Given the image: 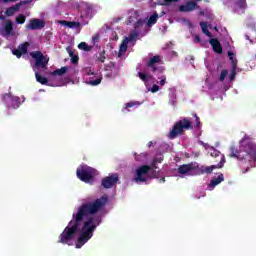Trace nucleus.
I'll return each instance as SVG.
<instances>
[{"mask_svg":"<svg viewBox=\"0 0 256 256\" xmlns=\"http://www.w3.org/2000/svg\"><path fill=\"white\" fill-rule=\"evenodd\" d=\"M163 63V60L161 59L160 55H155L146 62V67L148 69H151L153 73L159 71L160 73H163L164 69L163 67H157V65H161Z\"/></svg>","mask_w":256,"mask_h":256,"instance_id":"423d86ee","label":"nucleus"},{"mask_svg":"<svg viewBox=\"0 0 256 256\" xmlns=\"http://www.w3.org/2000/svg\"><path fill=\"white\" fill-rule=\"evenodd\" d=\"M181 0H163L162 5H171V3H179Z\"/></svg>","mask_w":256,"mask_h":256,"instance_id":"58836bf2","label":"nucleus"},{"mask_svg":"<svg viewBox=\"0 0 256 256\" xmlns=\"http://www.w3.org/2000/svg\"><path fill=\"white\" fill-rule=\"evenodd\" d=\"M227 75H229V71L226 69L222 70L219 76V81H225V77H227Z\"/></svg>","mask_w":256,"mask_h":256,"instance_id":"c9c22d12","label":"nucleus"},{"mask_svg":"<svg viewBox=\"0 0 256 256\" xmlns=\"http://www.w3.org/2000/svg\"><path fill=\"white\" fill-rule=\"evenodd\" d=\"M228 57L230 61H232V67L235 66V68H237V58L235 57V54L233 52H228Z\"/></svg>","mask_w":256,"mask_h":256,"instance_id":"473e14b6","label":"nucleus"},{"mask_svg":"<svg viewBox=\"0 0 256 256\" xmlns=\"http://www.w3.org/2000/svg\"><path fill=\"white\" fill-rule=\"evenodd\" d=\"M21 9V4H15L6 9L5 15L6 17H13Z\"/></svg>","mask_w":256,"mask_h":256,"instance_id":"f3484780","label":"nucleus"},{"mask_svg":"<svg viewBox=\"0 0 256 256\" xmlns=\"http://www.w3.org/2000/svg\"><path fill=\"white\" fill-rule=\"evenodd\" d=\"M109 198L107 195H103L97 198L95 201L83 203L79 206L76 214H73V220L68 223V226L59 235L58 243L67 245L69 241L75 239V235L80 233L77 242L76 249H81L91 237L99 225H101V218L97 215L99 211L105 208Z\"/></svg>","mask_w":256,"mask_h":256,"instance_id":"f257e3e1","label":"nucleus"},{"mask_svg":"<svg viewBox=\"0 0 256 256\" xmlns=\"http://www.w3.org/2000/svg\"><path fill=\"white\" fill-rule=\"evenodd\" d=\"M193 117H195L196 128L200 129L201 128V119L199 118V116H197V114H194Z\"/></svg>","mask_w":256,"mask_h":256,"instance_id":"4c0bfd02","label":"nucleus"},{"mask_svg":"<svg viewBox=\"0 0 256 256\" xmlns=\"http://www.w3.org/2000/svg\"><path fill=\"white\" fill-rule=\"evenodd\" d=\"M189 129H193L191 120L183 118L174 124L172 130L168 134V137L169 139H177L179 135H183V133Z\"/></svg>","mask_w":256,"mask_h":256,"instance_id":"7ed1b4c3","label":"nucleus"},{"mask_svg":"<svg viewBox=\"0 0 256 256\" xmlns=\"http://www.w3.org/2000/svg\"><path fill=\"white\" fill-rule=\"evenodd\" d=\"M29 3H33V0H24L17 4L20 5V7H21L23 5H29Z\"/></svg>","mask_w":256,"mask_h":256,"instance_id":"ea45409f","label":"nucleus"},{"mask_svg":"<svg viewBox=\"0 0 256 256\" xmlns=\"http://www.w3.org/2000/svg\"><path fill=\"white\" fill-rule=\"evenodd\" d=\"M190 1H193L194 3H199V1L201 0H190Z\"/></svg>","mask_w":256,"mask_h":256,"instance_id":"5fc2aeb1","label":"nucleus"},{"mask_svg":"<svg viewBox=\"0 0 256 256\" xmlns=\"http://www.w3.org/2000/svg\"><path fill=\"white\" fill-rule=\"evenodd\" d=\"M119 181V175L117 174H110L102 179L101 185L104 189H111L114 185H117Z\"/></svg>","mask_w":256,"mask_h":256,"instance_id":"6e6552de","label":"nucleus"},{"mask_svg":"<svg viewBox=\"0 0 256 256\" xmlns=\"http://www.w3.org/2000/svg\"><path fill=\"white\" fill-rule=\"evenodd\" d=\"M157 163H163V156L154 158L150 167H152V169H157Z\"/></svg>","mask_w":256,"mask_h":256,"instance_id":"2f4dec72","label":"nucleus"},{"mask_svg":"<svg viewBox=\"0 0 256 256\" xmlns=\"http://www.w3.org/2000/svg\"><path fill=\"white\" fill-rule=\"evenodd\" d=\"M228 157H230V159H237V161H239V167H244L242 173L245 174L255 163L256 145L248 136H244L239 141V148L236 145L229 147Z\"/></svg>","mask_w":256,"mask_h":256,"instance_id":"f03ea898","label":"nucleus"},{"mask_svg":"<svg viewBox=\"0 0 256 256\" xmlns=\"http://www.w3.org/2000/svg\"><path fill=\"white\" fill-rule=\"evenodd\" d=\"M10 101H11V107L13 109H19L21 105V98H19L18 96H12L10 97Z\"/></svg>","mask_w":256,"mask_h":256,"instance_id":"aec40b11","label":"nucleus"},{"mask_svg":"<svg viewBox=\"0 0 256 256\" xmlns=\"http://www.w3.org/2000/svg\"><path fill=\"white\" fill-rule=\"evenodd\" d=\"M88 85H92V87H97V85L101 84V78H97L95 80H90L87 82Z\"/></svg>","mask_w":256,"mask_h":256,"instance_id":"f704fd0d","label":"nucleus"},{"mask_svg":"<svg viewBox=\"0 0 256 256\" xmlns=\"http://www.w3.org/2000/svg\"><path fill=\"white\" fill-rule=\"evenodd\" d=\"M209 43L214 53H217L218 55H221V53H223V46H221V42H219L217 38L210 39Z\"/></svg>","mask_w":256,"mask_h":256,"instance_id":"2eb2a0df","label":"nucleus"},{"mask_svg":"<svg viewBox=\"0 0 256 256\" xmlns=\"http://www.w3.org/2000/svg\"><path fill=\"white\" fill-rule=\"evenodd\" d=\"M131 23H135V17L133 16L128 17L126 25H131Z\"/></svg>","mask_w":256,"mask_h":256,"instance_id":"a19ab883","label":"nucleus"},{"mask_svg":"<svg viewBox=\"0 0 256 256\" xmlns=\"http://www.w3.org/2000/svg\"><path fill=\"white\" fill-rule=\"evenodd\" d=\"M3 37H11L14 35L13 33V21L11 20H6L3 28H2V33Z\"/></svg>","mask_w":256,"mask_h":256,"instance_id":"4468645a","label":"nucleus"},{"mask_svg":"<svg viewBox=\"0 0 256 256\" xmlns=\"http://www.w3.org/2000/svg\"><path fill=\"white\" fill-rule=\"evenodd\" d=\"M197 165H195L193 162L188 164H183L178 167V173L180 175H187V173H191V171H196Z\"/></svg>","mask_w":256,"mask_h":256,"instance_id":"ddd939ff","label":"nucleus"},{"mask_svg":"<svg viewBox=\"0 0 256 256\" xmlns=\"http://www.w3.org/2000/svg\"><path fill=\"white\" fill-rule=\"evenodd\" d=\"M236 76H237V68H235V64H234V67H232V71L229 76V80L234 81Z\"/></svg>","mask_w":256,"mask_h":256,"instance_id":"e433bc0d","label":"nucleus"},{"mask_svg":"<svg viewBox=\"0 0 256 256\" xmlns=\"http://www.w3.org/2000/svg\"><path fill=\"white\" fill-rule=\"evenodd\" d=\"M35 78H36V81L41 85H47L49 81L46 77L41 76L38 72L35 73Z\"/></svg>","mask_w":256,"mask_h":256,"instance_id":"cd10ccee","label":"nucleus"},{"mask_svg":"<svg viewBox=\"0 0 256 256\" xmlns=\"http://www.w3.org/2000/svg\"><path fill=\"white\" fill-rule=\"evenodd\" d=\"M157 19H159V14L157 13H154L152 16H150L147 22V27H153V25L157 23Z\"/></svg>","mask_w":256,"mask_h":256,"instance_id":"5701e85b","label":"nucleus"},{"mask_svg":"<svg viewBox=\"0 0 256 256\" xmlns=\"http://www.w3.org/2000/svg\"><path fill=\"white\" fill-rule=\"evenodd\" d=\"M223 181H225V177L223 176V173H221L218 175V177H214L211 179L208 187H210V189H215V187H217V185H220V183H223Z\"/></svg>","mask_w":256,"mask_h":256,"instance_id":"dca6fc26","label":"nucleus"},{"mask_svg":"<svg viewBox=\"0 0 256 256\" xmlns=\"http://www.w3.org/2000/svg\"><path fill=\"white\" fill-rule=\"evenodd\" d=\"M219 155H221V152H219L218 150H213V152H211V157H219Z\"/></svg>","mask_w":256,"mask_h":256,"instance_id":"c03bdc74","label":"nucleus"},{"mask_svg":"<svg viewBox=\"0 0 256 256\" xmlns=\"http://www.w3.org/2000/svg\"><path fill=\"white\" fill-rule=\"evenodd\" d=\"M78 49H81V51H91V49H93V47L89 46V44L87 42H81L78 45Z\"/></svg>","mask_w":256,"mask_h":256,"instance_id":"c756f323","label":"nucleus"},{"mask_svg":"<svg viewBox=\"0 0 256 256\" xmlns=\"http://www.w3.org/2000/svg\"><path fill=\"white\" fill-rule=\"evenodd\" d=\"M139 35H141L140 32H137V30H132L129 34V36L127 38H125V40L129 43L130 41H135V39H137V37H139Z\"/></svg>","mask_w":256,"mask_h":256,"instance_id":"4be33fe9","label":"nucleus"},{"mask_svg":"<svg viewBox=\"0 0 256 256\" xmlns=\"http://www.w3.org/2000/svg\"><path fill=\"white\" fill-rule=\"evenodd\" d=\"M255 60H256V55H255Z\"/></svg>","mask_w":256,"mask_h":256,"instance_id":"6e6d98bb","label":"nucleus"},{"mask_svg":"<svg viewBox=\"0 0 256 256\" xmlns=\"http://www.w3.org/2000/svg\"><path fill=\"white\" fill-rule=\"evenodd\" d=\"M0 21H5V15H3V11L0 12Z\"/></svg>","mask_w":256,"mask_h":256,"instance_id":"09e8293b","label":"nucleus"},{"mask_svg":"<svg viewBox=\"0 0 256 256\" xmlns=\"http://www.w3.org/2000/svg\"><path fill=\"white\" fill-rule=\"evenodd\" d=\"M106 59H107V52L105 50H102L101 52L98 53L96 61L98 63H104Z\"/></svg>","mask_w":256,"mask_h":256,"instance_id":"bb28decb","label":"nucleus"},{"mask_svg":"<svg viewBox=\"0 0 256 256\" xmlns=\"http://www.w3.org/2000/svg\"><path fill=\"white\" fill-rule=\"evenodd\" d=\"M160 183H165V177H162V178L160 179Z\"/></svg>","mask_w":256,"mask_h":256,"instance_id":"864d4df0","label":"nucleus"},{"mask_svg":"<svg viewBox=\"0 0 256 256\" xmlns=\"http://www.w3.org/2000/svg\"><path fill=\"white\" fill-rule=\"evenodd\" d=\"M29 42H24L18 46V49H14L12 51L13 55L17 57V59H21L22 55H27V51L29 49Z\"/></svg>","mask_w":256,"mask_h":256,"instance_id":"f8f14e48","label":"nucleus"},{"mask_svg":"<svg viewBox=\"0 0 256 256\" xmlns=\"http://www.w3.org/2000/svg\"><path fill=\"white\" fill-rule=\"evenodd\" d=\"M67 51H68L69 57H71V63L73 65H76V63H79V56L75 54V52H73V50H71L70 48H67Z\"/></svg>","mask_w":256,"mask_h":256,"instance_id":"412c9836","label":"nucleus"},{"mask_svg":"<svg viewBox=\"0 0 256 256\" xmlns=\"http://www.w3.org/2000/svg\"><path fill=\"white\" fill-rule=\"evenodd\" d=\"M145 25V20L139 19L134 23V31L138 33H143V27Z\"/></svg>","mask_w":256,"mask_h":256,"instance_id":"6ab92c4d","label":"nucleus"},{"mask_svg":"<svg viewBox=\"0 0 256 256\" xmlns=\"http://www.w3.org/2000/svg\"><path fill=\"white\" fill-rule=\"evenodd\" d=\"M45 27V21L37 18L30 19L29 23L26 24V29L29 31H37Z\"/></svg>","mask_w":256,"mask_h":256,"instance_id":"1a4fd4ad","label":"nucleus"},{"mask_svg":"<svg viewBox=\"0 0 256 256\" xmlns=\"http://www.w3.org/2000/svg\"><path fill=\"white\" fill-rule=\"evenodd\" d=\"M3 3H15V1H18V0H2Z\"/></svg>","mask_w":256,"mask_h":256,"instance_id":"8fccbe9b","label":"nucleus"},{"mask_svg":"<svg viewBox=\"0 0 256 256\" xmlns=\"http://www.w3.org/2000/svg\"><path fill=\"white\" fill-rule=\"evenodd\" d=\"M200 27H201L202 32L204 33V35H206L207 37H212V34L209 31V28L207 26V22H200Z\"/></svg>","mask_w":256,"mask_h":256,"instance_id":"393cba45","label":"nucleus"},{"mask_svg":"<svg viewBox=\"0 0 256 256\" xmlns=\"http://www.w3.org/2000/svg\"><path fill=\"white\" fill-rule=\"evenodd\" d=\"M148 147H153V141L148 142Z\"/></svg>","mask_w":256,"mask_h":256,"instance_id":"3c124183","label":"nucleus"},{"mask_svg":"<svg viewBox=\"0 0 256 256\" xmlns=\"http://www.w3.org/2000/svg\"><path fill=\"white\" fill-rule=\"evenodd\" d=\"M76 175L83 183H91L95 179V169L89 166H83L76 170Z\"/></svg>","mask_w":256,"mask_h":256,"instance_id":"20e7f679","label":"nucleus"},{"mask_svg":"<svg viewBox=\"0 0 256 256\" xmlns=\"http://www.w3.org/2000/svg\"><path fill=\"white\" fill-rule=\"evenodd\" d=\"M26 20H27V17H25L23 14H20L16 17L17 25H23V23H25Z\"/></svg>","mask_w":256,"mask_h":256,"instance_id":"72a5a7b5","label":"nucleus"},{"mask_svg":"<svg viewBox=\"0 0 256 256\" xmlns=\"http://www.w3.org/2000/svg\"><path fill=\"white\" fill-rule=\"evenodd\" d=\"M236 5L239 7V9L245 11V9H247V0H237Z\"/></svg>","mask_w":256,"mask_h":256,"instance_id":"7c9ffc66","label":"nucleus"},{"mask_svg":"<svg viewBox=\"0 0 256 256\" xmlns=\"http://www.w3.org/2000/svg\"><path fill=\"white\" fill-rule=\"evenodd\" d=\"M138 77L141 79V81H143V83H149V81L153 79V76H149L143 72H138Z\"/></svg>","mask_w":256,"mask_h":256,"instance_id":"a878e982","label":"nucleus"},{"mask_svg":"<svg viewBox=\"0 0 256 256\" xmlns=\"http://www.w3.org/2000/svg\"><path fill=\"white\" fill-rule=\"evenodd\" d=\"M194 43H201V36L195 35L194 36Z\"/></svg>","mask_w":256,"mask_h":256,"instance_id":"49530a36","label":"nucleus"},{"mask_svg":"<svg viewBox=\"0 0 256 256\" xmlns=\"http://www.w3.org/2000/svg\"><path fill=\"white\" fill-rule=\"evenodd\" d=\"M134 106H135V103H133V102L127 103L126 104V109H129V108L134 107Z\"/></svg>","mask_w":256,"mask_h":256,"instance_id":"de8ad7c7","label":"nucleus"},{"mask_svg":"<svg viewBox=\"0 0 256 256\" xmlns=\"http://www.w3.org/2000/svg\"><path fill=\"white\" fill-rule=\"evenodd\" d=\"M195 9H201V6L193 1H187L185 4L179 6L181 13H191V11H195Z\"/></svg>","mask_w":256,"mask_h":256,"instance_id":"9d476101","label":"nucleus"},{"mask_svg":"<svg viewBox=\"0 0 256 256\" xmlns=\"http://www.w3.org/2000/svg\"><path fill=\"white\" fill-rule=\"evenodd\" d=\"M153 170V167L150 165H142L136 170V177L134 178V181L136 183H145L147 182V178L145 175Z\"/></svg>","mask_w":256,"mask_h":256,"instance_id":"0eeeda50","label":"nucleus"},{"mask_svg":"<svg viewBox=\"0 0 256 256\" xmlns=\"http://www.w3.org/2000/svg\"><path fill=\"white\" fill-rule=\"evenodd\" d=\"M30 57H32V59H35L34 70L39 69V67L41 69H47V65H49V58L45 57V55H43V52H30Z\"/></svg>","mask_w":256,"mask_h":256,"instance_id":"39448f33","label":"nucleus"},{"mask_svg":"<svg viewBox=\"0 0 256 256\" xmlns=\"http://www.w3.org/2000/svg\"><path fill=\"white\" fill-rule=\"evenodd\" d=\"M67 71H69V68L67 66H64V67H62L60 69L54 70L52 72V75H54V76L58 75L59 77H61V75H65V73H67Z\"/></svg>","mask_w":256,"mask_h":256,"instance_id":"b1692460","label":"nucleus"},{"mask_svg":"<svg viewBox=\"0 0 256 256\" xmlns=\"http://www.w3.org/2000/svg\"><path fill=\"white\" fill-rule=\"evenodd\" d=\"M61 25H65L66 27H69V29H75L77 27H81V23L80 22H75V21H65L62 20L60 21Z\"/></svg>","mask_w":256,"mask_h":256,"instance_id":"a211bd4d","label":"nucleus"},{"mask_svg":"<svg viewBox=\"0 0 256 256\" xmlns=\"http://www.w3.org/2000/svg\"><path fill=\"white\" fill-rule=\"evenodd\" d=\"M225 165V156L221 155L220 162L217 165L212 166H202L201 171L202 173H206L207 175H211L214 169H221Z\"/></svg>","mask_w":256,"mask_h":256,"instance_id":"9b49d317","label":"nucleus"},{"mask_svg":"<svg viewBox=\"0 0 256 256\" xmlns=\"http://www.w3.org/2000/svg\"><path fill=\"white\" fill-rule=\"evenodd\" d=\"M199 15H200V16H203V15H205V12H204L203 10H201V11L199 12Z\"/></svg>","mask_w":256,"mask_h":256,"instance_id":"603ef678","label":"nucleus"},{"mask_svg":"<svg viewBox=\"0 0 256 256\" xmlns=\"http://www.w3.org/2000/svg\"><path fill=\"white\" fill-rule=\"evenodd\" d=\"M151 175L154 179H159V171L152 170Z\"/></svg>","mask_w":256,"mask_h":256,"instance_id":"79ce46f5","label":"nucleus"},{"mask_svg":"<svg viewBox=\"0 0 256 256\" xmlns=\"http://www.w3.org/2000/svg\"><path fill=\"white\" fill-rule=\"evenodd\" d=\"M152 93H157L159 91V86L157 84H154L151 88Z\"/></svg>","mask_w":256,"mask_h":256,"instance_id":"a18cd8bd","label":"nucleus"},{"mask_svg":"<svg viewBox=\"0 0 256 256\" xmlns=\"http://www.w3.org/2000/svg\"><path fill=\"white\" fill-rule=\"evenodd\" d=\"M127 43H129V42L124 40L123 43L120 45L118 57H122L123 53L127 52Z\"/></svg>","mask_w":256,"mask_h":256,"instance_id":"c85d7f7f","label":"nucleus"},{"mask_svg":"<svg viewBox=\"0 0 256 256\" xmlns=\"http://www.w3.org/2000/svg\"><path fill=\"white\" fill-rule=\"evenodd\" d=\"M159 79H160L161 87L165 86V81H167V77L166 76H162Z\"/></svg>","mask_w":256,"mask_h":256,"instance_id":"37998d69","label":"nucleus"}]
</instances>
